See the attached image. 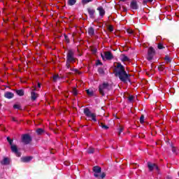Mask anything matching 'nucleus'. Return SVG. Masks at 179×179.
<instances>
[{"mask_svg": "<svg viewBox=\"0 0 179 179\" xmlns=\"http://www.w3.org/2000/svg\"><path fill=\"white\" fill-rule=\"evenodd\" d=\"M159 71H164V66L163 65L158 67Z\"/></svg>", "mask_w": 179, "mask_h": 179, "instance_id": "e433bc0d", "label": "nucleus"}, {"mask_svg": "<svg viewBox=\"0 0 179 179\" xmlns=\"http://www.w3.org/2000/svg\"><path fill=\"white\" fill-rule=\"evenodd\" d=\"M31 90L32 91L31 92V100H36L37 97H38V94L34 92L35 90H37V87H33L32 88H31Z\"/></svg>", "mask_w": 179, "mask_h": 179, "instance_id": "1a4fd4ad", "label": "nucleus"}, {"mask_svg": "<svg viewBox=\"0 0 179 179\" xmlns=\"http://www.w3.org/2000/svg\"><path fill=\"white\" fill-rule=\"evenodd\" d=\"M7 141L8 142H9L10 145L12 146V142H13V141L10 139V138L9 137L7 138Z\"/></svg>", "mask_w": 179, "mask_h": 179, "instance_id": "4c0bfd02", "label": "nucleus"}, {"mask_svg": "<svg viewBox=\"0 0 179 179\" xmlns=\"http://www.w3.org/2000/svg\"><path fill=\"white\" fill-rule=\"evenodd\" d=\"M177 1H179V0H177Z\"/></svg>", "mask_w": 179, "mask_h": 179, "instance_id": "3c124183", "label": "nucleus"}, {"mask_svg": "<svg viewBox=\"0 0 179 179\" xmlns=\"http://www.w3.org/2000/svg\"><path fill=\"white\" fill-rule=\"evenodd\" d=\"M99 72L101 74L104 73V70H103V69H99Z\"/></svg>", "mask_w": 179, "mask_h": 179, "instance_id": "ea45409f", "label": "nucleus"}, {"mask_svg": "<svg viewBox=\"0 0 179 179\" xmlns=\"http://www.w3.org/2000/svg\"><path fill=\"white\" fill-rule=\"evenodd\" d=\"M140 122L141 124H143V122H145V116H143V115L140 117Z\"/></svg>", "mask_w": 179, "mask_h": 179, "instance_id": "cd10ccee", "label": "nucleus"}, {"mask_svg": "<svg viewBox=\"0 0 179 179\" xmlns=\"http://www.w3.org/2000/svg\"><path fill=\"white\" fill-rule=\"evenodd\" d=\"M59 76L55 75V76H53V81L54 82H57V80H59Z\"/></svg>", "mask_w": 179, "mask_h": 179, "instance_id": "bb28decb", "label": "nucleus"}, {"mask_svg": "<svg viewBox=\"0 0 179 179\" xmlns=\"http://www.w3.org/2000/svg\"><path fill=\"white\" fill-rule=\"evenodd\" d=\"M13 107H14V108H16L17 110H21L22 109V107L19 104H15L13 106Z\"/></svg>", "mask_w": 179, "mask_h": 179, "instance_id": "c756f323", "label": "nucleus"}, {"mask_svg": "<svg viewBox=\"0 0 179 179\" xmlns=\"http://www.w3.org/2000/svg\"><path fill=\"white\" fill-rule=\"evenodd\" d=\"M87 12L89 13L90 17H91V19H94L95 17V14H96V10L93 9V8H87Z\"/></svg>", "mask_w": 179, "mask_h": 179, "instance_id": "9d476101", "label": "nucleus"}, {"mask_svg": "<svg viewBox=\"0 0 179 179\" xmlns=\"http://www.w3.org/2000/svg\"><path fill=\"white\" fill-rule=\"evenodd\" d=\"M120 58L122 62H129L130 61L129 57L125 55H121Z\"/></svg>", "mask_w": 179, "mask_h": 179, "instance_id": "2eb2a0df", "label": "nucleus"}, {"mask_svg": "<svg viewBox=\"0 0 179 179\" xmlns=\"http://www.w3.org/2000/svg\"><path fill=\"white\" fill-rule=\"evenodd\" d=\"M148 167L150 170V171H153V170H155V169H156V170H158V167L157 166V165H155V164H152L150 162L148 163Z\"/></svg>", "mask_w": 179, "mask_h": 179, "instance_id": "ddd939ff", "label": "nucleus"}, {"mask_svg": "<svg viewBox=\"0 0 179 179\" xmlns=\"http://www.w3.org/2000/svg\"><path fill=\"white\" fill-rule=\"evenodd\" d=\"M155 52L153 48H149L147 56V59H148V61H152V59H153V57H155Z\"/></svg>", "mask_w": 179, "mask_h": 179, "instance_id": "423d86ee", "label": "nucleus"}, {"mask_svg": "<svg viewBox=\"0 0 179 179\" xmlns=\"http://www.w3.org/2000/svg\"><path fill=\"white\" fill-rule=\"evenodd\" d=\"M122 131H124V127H120V130L118 133V135H121V133L122 132Z\"/></svg>", "mask_w": 179, "mask_h": 179, "instance_id": "a19ab883", "label": "nucleus"}, {"mask_svg": "<svg viewBox=\"0 0 179 179\" xmlns=\"http://www.w3.org/2000/svg\"><path fill=\"white\" fill-rule=\"evenodd\" d=\"M114 73L115 76H118L122 82H127V80H129V76H128V73L125 71V68H124V66H122L121 63L115 64Z\"/></svg>", "mask_w": 179, "mask_h": 179, "instance_id": "f257e3e1", "label": "nucleus"}, {"mask_svg": "<svg viewBox=\"0 0 179 179\" xmlns=\"http://www.w3.org/2000/svg\"><path fill=\"white\" fill-rule=\"evenodd\" d=\"M165 61L169 64V62H171V59L169 56L165 57Z\"/></svg>", "mask_w": 179, "mask_h": 179, "instance_id": "c85d7f7f", "label": "nucleus"}, {"mask_svg": "<svg viewBox=\"0 0 179 179\" xmlns=\"http://www.w3.org/2000/svg\"><path fill=\"white\" fill-rule=\"evenodd\" d=\"M44 132V130H43V129H38L36 130V134H38V135H41V134H43Z\"/></svg>", "mask_w": 179, "mask_h": 179, "instance_id": "393cba45", "label": "nucleus"}, {"mask_svg": "<svg viewBox=\"0 0 179 179\" xmlns=\"http://www.w3.org/2000/svg\"><path fill=\"white\" fill-rule=\"evenodd\" d=\"M74 53L73 51L72 50H69L68 53H67V62H76V59L75 58V57L73 56Z\"/></svg>", "mask_w": 179, "mask_h": 179, "instance_id": "39448f33", "label": "nucleus"}, {"mask_svg": "<svg viewBox=\"0 0 179 179\" xmlns=\"http://www.w3.org/2000/svg\"><path fill=\"white\" fill-rule=\"evenodd\" d=\"M11 150L18 157H20V152L17 151V147L15 145H11Z\"/></svg>", "mask_w": 179, "mask_h": 179, "instance_id": "9b49d317", "label": "nucleus"}, {"mask_svg": "<svg viewBox=\"0 0 179 179\" xmlns=\"http://www.w3.org/2000/svg\"><path fill=\"white\" fill-rule=\"evenodd\" d=\"M94 172V176L98 179H103L106 177V173L104 172L101 173V168L99 166H95L92 169Z\"/></svg>", "mask_w": 179, "mask_h": 179, "instance_id": "f03ea898", "label": "nucleus"}, {"mask_svg": "<svg viewBox=\"0 0 179 179\" xmlns=\"http://www.w3.org/2000/svg\"><path fill=\"white\" fill-rule=\"evenodd\" d=\"M88 34L90 36H93L94 34V29L92 27L88 29Z\"/></svg>", "mask_w": 179, "mask_h": 179, "instance_id": "412c9836", "label": "nucleus"}, {"mask_svg": "<svg viewBox=\"0 0 179 179\" xmlns=\"http://www.w3.org/2000/svg\"><path fill=\"white\" fill-rule=\"evenodd\" d=\"M38 87H41V84L38 83Z\"/></svg>", "mask_w": 179, "mask_h": 179, "instance_id": "a18cd8bd", "label": "nucleus"}, {"mask_svg": "<svg viewBox=\"0 0 179 179\" xmlns=\"http://www.w3.org/2000/svg\"><path fill=\"white\" fill-rule=\"evenodd\" d=\"M97 10L99 12V15L101 17H103L104 15H106V10H104V8L103 7L100 6L97 8Z\"/></svg>", "mask_w": 179, "mask_h": 179, "instance_id": "4468645a", "label": "nucleus"}, {"mask_svg": "<svg viewBox=\"0 0 179 179\" xmlns=\"http://www.w3.org/2000/svg\"><path fill=\"white\" fill-rule=\"evenodd\" d=\"M76 3V0H69L68 4L70 5V6H72Z\"/></svg>", "mask_w": 179, "mask_h": 179, "instance_id": "4be33fe9", "label": "nucleus"}, {"mask_svg": "<svg viewBox=\"0 0 179 179\" xmlns=\"http://www.w3.org/2000/svg\"><path fill=\"white\" fill-rule=\"evenodd\" d=\"M99 126H101V127L103 128V129H108V127L104 124V123L103 122H100Z\"/></svg>", "mask_w": 179, "mask_h": 179, "instance_id": "5701e85b", "label": "nucleus"}, {"mask_svg": "<svg viewBox=\"0 0 179 179\" xmlns=\"http://www.w3.org/2000/svg\"><path fill=\"white\" fill-rule=\"evenodd\" d=\"M73 94H74V96H76V94H78V90H76V88H73Z\"/></svg>", "mask_w": 179, "mask_h": 179, "instance_id": "473e14b6", "label": "nucleus"}, {"mask_svg": "<svg viewBox=\"0 0 179 179\" xmlns=\"http://www.w3.org/2000/svg\"><path fill=\"white\" fill-rule=\"evenodd\" d=\"M87 153H89L90 155L92 154V153H94V148H93L92 147L88 148Z\"/></svg>", "mask_w": 179, "mask_h": 179, "instance_id": "b1692460", "label": "nucleus"}, {"mask_svg": "<svg viewBox=\"0 0 179 179\" xmlns=\"http://www.w3.org/2000/svg\"><path fill=\"white\" fill-rule=\"evenodd\" d=\"M92 1L93 0H83L82 2L83 5H86V3H89V2H92Z\"/></svg>", "mask_w": 179, "mask_h": 179, "instance_id": "7c9ffc66", "label": "nucleus"}, {"mask_svg": "<svg viewBox=\"0 0 179 179\" xmlns=\"http://www.w3.org/2000/svg\"><path fill=\"white\" fill-rule=\"evenodd\" d=\"M96 52H97V50L92 49V54H96Z\"/></svg>", "mask_w": 179, "mask_h": 179, "instance_id": "37998d69", "label": "nucleus"}, {"mask_svg": "<svg viewBox=\"0 0 179 179\" xmlns=\"http://www.w3.org/2000/svg\"><path fill=\"white\" fill-rule=\"evenodd\" d=\"M4 96L6 99H12L13 98V93L7 92L5 93Z\"/></svg>", "mask_w": 179, "mask_h": 179, "instance_id": "a211bd4d", "label": "nucleus"}, {"mask_svg": "<svg viewBox=\"0 0 179 179\" xmlns=\"http://www.w3.org/2000/svg\"><path fill=\"white\" fill-rule=\"evenodd\" d=\"M86 93H87V96H90V97L94 96V92L92 89L87 90Z\"/></svg>", "mask_w": 179, "mask_h": 179, "instance_id": "dca6fc26", "label": "nucleus"}, {"mask_svg": "<svg viewBox=\"0 0 179 179\" xmlns=\"http://www.w3.org/2000/svg\"><path fill=\"white\" fill-rule=\"evenodd\" d=\"M109 31H113L114 30V28L113 27V26L110 25L108 27Z\"/></svg>", "mask_w": 179, "mask_h": 179, "instance_id": "58836bf2", "label": "nucleus"}, {"mask_svg": "<svg viewBox=\"0 0 179 179\" xmlns=\"http://www.w3.org/2000/svg\"><path fill=\"white\" fill-rule=\"evenodd\" d=\"M101 57L103 58V59H113V54H111L110 52H105L103 55H101Z\"/></svg>", "mask_w": 179, "mask_h": 179, "instance_id": "6e6552de", "label": "nucleus"}, {"mask_svg": "<svg viewBox=\"0 0 179 179\" xmlns=\"http://www.w3.org/2000/svg\"><path fill=\"white\" fill-rule=\"evenodd\" d=\"M76 72H78V70H76Z\"/></svg>", "mask_w": 179, "mask_h": 179, "instance_id": "8fccbe9b", "label": "nucleus"}, {"mask_svg": "<svg viewBox=\"0 0 179 179\" xmlns=\"http://www.w3.org/2000/svg\"><path fill=\"white\" fill-rule=\"evenodd\" d=\"M134 96H132V95H130V96L128 97L129 101H134Z\"/></svg>", "mask_w": 179, "mask_h": 179, "instance_id": "f704fd0d", "label": "nucleus"}, {"mask_svg": "<svg viewBox=\"0 0 179 179\" xmlns=\"http://www.w3.org/2000/svg\"><path fill=\"white\" fill-rule=\"evenodd\" d=\"M122 2H125L127 0H120Z\"/></svg>", "mask_w": 179, "mask_h": 179, "instance_id": "de8ad7c7", "label": "nucleus"}, {"mask_svg": "<svg viewBox=\"0 0 179 179\" xmlns=\"http://www.w3.org/2000/svg\"><path fill=\"white\" fill-rule=\"evenodd\" d=\"M84 114L86 115V117L92 120V121H94V122L97 121V120H96V113H92L89 108H85L84 109Z\"/></svg>", "mask_w": 179, "mask_h": 179, "instance_id": "20e7f679", "label": "nucleus"}, {"mask_svg": "<svg viewBox=\"0 0 179 179\" xmlns=\"http://www.w3.org/2000/svg\"><path fill=\"white\" fill-rule=\"evenodd\" d=\"M22 141L23 143H25V145H28V143L31 142V137H30L29 134H24L22 135Z\"/></svg>", "mask_w": 179, "mask_h": 179, "instance_id": "0eeeda50", "label": "nucleus"}, {"mask_svg": "<svg viewBox=\"0 0 179 179\" xmlns=\"http://www.w3.org/2000/svg\"><path fill=\"white\" fill-rule=\"evenodd\" d=\"M10 163V160L9 158H3V162H1V164H9Z\"/></svg>", "mask_w": 179, "mask_h": 179, "instance_id": "6ab92c4d", "label": "nucleus"}, {"mask_svg": "<svg viewBox=\"0 0 179 179\" xmlns=\"http://www.w3.org/2000/svg\"><path fill=\"white\" fill-rule=\"evenodd\" d=\"M148 2H153V0H147Z\"/></svg>", "mask_w": 179, "mask_h": 179, "instance_id": "49530a36", "label": "nucleus"}, {"mask_svg": "<svg viewBox=\"0 0 179 179\" xmlns=\"http://www.w3.org/2000/svg\"><path fill=\"white\" fill-rule=\"evenodd\" d=\"M157 47L159 50H163V48H164V46H163L162 43H159Z\"/></svg>", "mask_w": 179, "mask_h": 179, "instance_id": "2f4dec72", "label": "nucleus"}, {"mask_svg": "<svg viewBox=\"0 0 179 179\" xmlns=\"http://www.w3.org/2000/svg\"><path fill=\"white\" fill-rule=\"evenodd\" d=\"M71 62H68L66 61V66L67 68V69H69V68H71Z\"/></svg>", "mask_w": 179, "mask_h": 179, "instance_id": "72a5a7b5", "label": "nucleus"}, {"mask_svg": "<svg viewBox=\"0 0 179 179\" xmlns=\"http://www.w3.org/2000/svg\"><path fill=\"white\" fill-rule=\"evenodd\" d=\"M127 33L129 34H134V31L131 29H127Z\"/></svg>", "mask_w": 179, "mask_h": 179, "instance_id": "c9c22d12", "label": "nucleus"}, {"mask_svg": "<svg viewBox=\"0 0 179 179\" xmlns=\"http://www.w3.org/2000/svg\"><path fill=\"white\" fill-rule=\"evenodd\" d=\"M65 40L67 43H69V40L68 39V36H65Z\"/></svg>", "mask_w": 179, "mask_h": 179, "instance_id": "c03bdc74", "label": "nucleus"}, {"mask_svg": "<svg viewBox=\"0 0 179 179\" xmlns=\"http://www.w3.org/2000/svg\"><path fill=\"white\" fill-rule=\"evenodd\" d=\"M172 152L173 153H175V155H177V153H178V149L176 147H172Z\"/></svg>", "mask_w": 179, "mask_h": 179, "instance_id": "a878e982", "label": "nucleus"}, {"mask_svg": "<svg viewBox=\"0 0 179 179\" xmlns=\"http://www.w3.org/2000/svg\"><path fill=\"white\" fill-rule=\"evenodd\" d=\"M33 159V157H22L20 160L22 163H29V162H31Z\"/></svg>", "mask_w": 179, "mask_h": 179, "instance_id": "f8f14e48", "label": "nucleus"}, {"mask_svg": "<svg viewBox=\"0 0 179 179\" xmlns=\"http://www.w3.org/2000/svg\"><path fill=\"white\" fill-rule=\"evenodd\" d=\"M130 6L131 9H134V10L138 9V3H136V1H131Z\"/></svg>", "mask_w": 179, "mask_h": 179, "instance_id": "f3484780", "label": "nucleus"}, {"mask_svg": "<svg viewBox=\"0 0 179 179\" xmlns=\"http://www.w3.org/2000/svg\"><path fill=\"white\" fill-rule=\"evenodd\" d=\"M16 93L18 96H24V91H23V90H16Z\"/></svg>", "mask_w": 179, "mask_h": 179, "instance_id": "aec40b11", "label": "nucleus"}, {"mask_svg": "<svg viewBox=\"0 0 179 179\" xmlns=\"http://www.w3.org/2000/svg\"><path fill=\"white\" fill-rule=\"evenodd\" d=\"M65 166H71V163L69 162H64Z\"/></svg>", "mask_w": 179, "mask_h": 179, "instance_id": "79ce46f5", "label": "nucleus"}, {"mask_svg": "<svg viewBox=\"0 0 179 179\" xmlns=\"http://www.w3.org/2000/svg\"><path fill=\"white\" fill-rule=\"evenodd\" d=\"M13 121H16V119L15 117L13 118Z\"/></svg>", "mask_w": 179, "mask_h": 179, "instance_id": "09e8293b", "label": "nucleus"}, {"mask_svg": "<svg viewBox=\"0 0 179 179\" xmlns=\"http://www.w3.org/2000/svg\"><path fill=\"white\" fill-rule=\"evenodd\" d=\"M111 89V85H108V83H103L99 85V93L101 96H104L106 93H108V91Z\"/></svg>", "mask_w": 179, "mask_h": 179, "instance_id": "7ed1b4c3", "label": "nucleus"}]
</instances>
